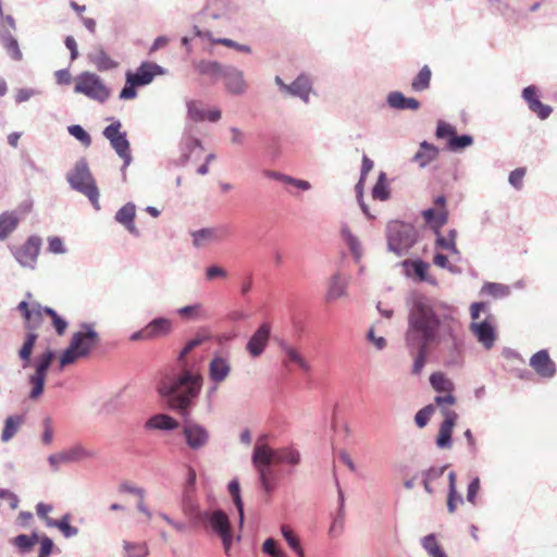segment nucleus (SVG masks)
I'll use <instances>...</instances> for the list:
<instances>
[{"instance_id": "49", "label": "nucleus", "mask_w": 557, "mask_h": 557, "mask_svg": "<svg viewBox=\"0 0 557 557\" xmlns=\"http://www.w3.org/2000/svg\"><path fill=\"white\" fill-rule=\"evenodd\" d=\"M278 457L283 463L290 466H297L301 459L300 453L294 447H282Z\"/></svg>"}, {"instance_id": "57", "label": "nucleus", "mask_w": 557, "mask_h": 557, "mask_svg": "<svg viewBox=\"0 0 557 557\" xmlns=\"http://www.w3.org/2000/svg\"><path fill=\"white\" fill-rule=\"evenodd\" d=\"M256 470L258 472L262 490L267 493H271L275 487L273 481L270 479L271 470H267L264 468H256Z\"/></svg>"}, {"instance_id": "37", "label": "nucleus", "mask_w": 557, "mask_h": 557, "mask_svg": "<svg viewBox=\"0 0 557 557\" xmlns=\"http://www.w3.org/2000/svg\"><path fill=\"white\" fill-rule=\"evenodd\" d=\"M177 315L184 321H198L206 317L203 306L200 302L187 305L176 310Z\"/></svg>"}, {"instance_id": "2", "label": "nucleus", "mask_w": 557, "mask_h": 557, "mask_svg": "<svg viewBox=\"0 0 557 557\" xmlns=\"http://www.w3.org/2000/svg\"><path fill=\"white\" fill-rule=\"evenodd\" d=\"M202 384L203 376L200 371L185 368L175 375L164 377L157 389L172 407L185 411L200 394Z\"/></svg>"}, {"instance_id": "55", "label": "nucleus", "mask_w": 557, "mask_h": 557, "mask_svg": "<svg viewBox=\"0 0 557 557\" xmlns=\"http://www.w3.org/2000/svg\"><path fill=\"white\" fill-rule=\"evenodd\" d=\"M209 386L206 389L203 400L206 403L207 411L212 412L214 409V399L219 391L221 383L209 382Z\"/></svg>"}, {"instance_id": "6", "label": "nucleus", "mask_w": 557, "mask_h": 557, "mask_svg": "<svg viewBox=\"0 0 557 557\" xmlns=\"http://www.w3.org/2000/svg\"><path fill=\"white\" fill-rule=\"evenodd\" d=\"M67 182L74 190L85 195L97 210L100 208L99 190L85 160L76 162L74 169L67 173Z\"/></svg>"}, {"instance_id": "31", "label": "nucleus", "mask_w": 557, "mask_h": 557, "mask_svg": "<svg viewBox=\"0 0 557 557\" xmlns=\"http://www.w3.org/2000/svg\"><path fill=\"white\" fill-rule=\"evenodd\" d=\"M280 347L282 351L285 354L287 362L296 364L304 372H309L311 370L309 361L293 345L286 342H282L280 344Z\"/></svg>"}, {"instance_id": "13", "label": "nucleus", "mask_w": 557, "mask_h": 557, "mask_svg": "<svg viewBox=\"0 0 557 557\" xmlns=\"http://www.w3.org/2000/svg\"><path fill=\"white\" fill-rule=\"evenodd\" d=\"M233 372L232 357L228 352L214 351L208 361L209 382L223 384Z\"/></svg>"}, {"instance_id": "27", "label": "nucleus", "mask_w": 557, "mask_h": 557, "mask_svg": "<svg viewBox=\"0 0 557 557\" xmlns=\"http://www.w3.org/2000/svg\"><path fill=\"white\" fill-rule=\"evenodd\" d=\"M178 426V421L165 413L153 414L144 424L147 431H173Z\"/></svg>"}, {"instance_id": "33", "label": "nucleus", "mask_w": 557, "mask_h": 557, "mask_svg": "<svg viewBox=\"0 0 557 557\" xmlns=\"http://www.w3.org/2000/svg\"><path fill=\"white\" fill-rule=\"evenodd\" d=\"M225 65L226 64L212 60H200L194 63V66L199 74L209 76L213 79L222 77Z\"/></svg>"}, {"instance_id": "15", "label": "nucleus", "mask_w": 557, "mask_h": 557, "mask_svg": "<svg viewBox=\"0 0 557 557\" xmlns=\"http://www.w3.org/2000/svg\"><path fill=\"white\" fill-rule=\"evenodd\" d=\"M225 91L233 97L244 96L249 89V83L244 71L235 65L226 64L222 74Z\"/></svg>"}, {"instance_id": "23", "label": "nucleus", "mask_w": 557, "mask_h": 557, "mask_svg": "<svg viewBox=\"0 0 557 557\" xmlns=\"http://www.w3.org/2000/svg\"><path fill=\"white\" fill-rule=\"evenodd\" d=\"M522 98L528 103L529 109L541 120L547 119L552 113V108L539 100V89L530 85L522 90Z\"/></svg>"}, {"instance_id": "62", "label": "nucleus", "mask_w": 557, "mask_h": 557, "mask_svg": "<svg viewBox=\"0 0 557 557\" xmlns=\"http://www.w3.org/2000/svg\"><path fill=\"white\" fill-rule=\"evenodd\" d=\"M58 529L63 533L65 537H73L78 534V529L70 524V517L65 515L60 519Z\"/></svg>"}, {"instance_id": "36", "label": "nucleus", "mask_w": 557, "mask_h": 557, "mask_svg": "<svg viewBox=\"0 0 557 557\" xmlns=\"http://www.w3.org/2000/svg\"><path fill=\"white\" fill-rule=\"evenodd\" d=\"M24 423V418L18 414L10 416L4 420V426L1 433L3 443L10 442L20 431Z\"/></svg>"}, {"instance_id": "59", "label": "nucleus", "mask_w": 557, "mask_h": 557, "mask_svg": "<svg viewBox=\"0 0 557 557\" xmlns=\"http://www.w3.org/2000/svg\"><path fill=\"white\" fill-rule=\"evenodd\" d=\"M282 184L294 186L302 191H308L309 189H311L310 182L306 180L296 178L287 174L284 175Z\"/></svg>"}, {"instance_id": "39", "label": "nucleus", "mask_w": 557, "mask_h": 557, "mask_svg": "<svg viewBox=\"0 0 557 557\" xmlns=\"http://www.w3.org/2000/svg\"><path fill=\"white\" fill-rule=\"evenodd\" d=\"M1 41L8 52V54L15 61H20L23 58V53L20 49L17 40L10 33L1 34Z\"/></svg>"}, {"instance_id": "48", "label": "nucleus", "mask_w": 557, "mask_h": 557, "mask_svg": "<svg viewBox=\"0 0 557 557\" xmlns=\"http://www.w3.org/2000/svg\"><path fill=\"white\" fill-rule=\"evenodd\" d=\"M38 542L37 533H33L32 535L21 534L14 537V545L22 552H28L36 543Z\"/></svg>"}, {"instance_id": "45", "label": "nucleus", "mask_w": 557, "mask_h": 557, "mask_svg": "<svg viewBox=\"0 0 557 557\" xmlns=\"http://www.w3.org/2000/svg\"><path fill=\"white\" fill-rule=\"evenodd\" d=\"M372 197L381 201H385L389 198V189L384 172H381L379 175L377 182L372 189Z\"/></svg>"}, {"instance_id": "34", "label": "nucleus", "mask_w": 557, "mask_h": 557, "mask_svg": "<svg viewBox=\"0 0 557 557\" xmlns=\"http://www.w3.org/2000/svg\"><path fill=\"white\" fill-rule=\"evenodd\" d=\"M341 233H342V236L354 257L355 262L360 263L361 259L363 257V247H362L361 242L359 240V238L357 236H355L351 233V231L346 225H344L342 227Z\"/></svg>"}, {"instance_id": "25", "label": "nucleus", "mask_w": 557, "mask_h": 557, "mask_svg": "<svg viewBox=\"0 0 557 557\" xmlns=\"http://www.w3.org/2000/svg\"><path fill=\"white\" fill-rule=\"evenodd\" d=\"M135 216H136V206L133 202H127L122 208L117 210L115 213V221L123 225L128 233L138 237L139 230L135 225Z\"/></svg>"}, {"instance_id": "18", "label": "nucleus", "mask_w": 557, "mask_h": 557, "mask_svg": "<svg viewBox=\"0 0 557 557\" xmlns=\"http://www.w3.org/2000/svg\"><path fill=\"white\" fill-rule=\"evenodd\" d=\"M404 274L414 282H425L432 286H437V280L429 273L430 263L421 259H407L401 263Z\"/></svg>"}, {"instance_id": "64", "label": "nucleus", "mask_w": 557, "mask_h": 557, "mask_svg": "<svg viewBox=\"0 0 557 557\" xmlns=\"http://www.w3.org/2000/svg\"><path fill=\"white\" fill-rule=\"evenodd\" d=\"M281 534L292 549L298 548V545H300V540L287 525L281 527Z\"/></svg>"}, {"instance_id": "47", "label": "nucleus", "mask_w": 557, "mask_h": 557, "mask_svg": "<svg viewBox=\"0 0 557 557\" xmlns=\"http://www.w3.org/2000/svg\"><path fill=\"white\" fill-rule=\"evenodd\" d=\"M261 550L270 557H288V555L278 546L277 541L273 537H269L262 543Z\"/></svg>"}, {"instance_id": "7", "label": "nucleus", "mask_w": 557, "mask_h": 557, "mask_svg": "<svg viewBox=\"0 0 557 557\" xmlns=\"http://www.w3.org/2000/svg\"><path fill=\"white\" fill-rule=\"evenodd\" d=\"M388 250L400 257L406 255L417 239V232L411 224L392 221L387 225Z\"/></svg>"}, {"instance_id": "61", "label": "nucleus", "mask_w": 557, "mask_h": 557, "mask_svg": "<svg viewBox=\"0 0 557 557\" xmlns=\"http://www.w3.org/2000/svg\"><path fill=\"white\" fill-rule=\"evenodd\" d=\"M456 134V127L444 122V121H438L437 122V127H436V132H435V135L437 138H450L453 136H455Z\"/></svg>"}, {"instance_id": "41", "label": "nucleus", "mask_w": 557, "mask_h": 557, "mask_svg": "<svg viewBox=\"0 0 557 557\" xmlns=\"http://www.w3.org/2000/svg\"><path fill=\"white\" fill-rule=\"evenodd\" d=\"M37 339V334L35 333H27L26 338L18 351L20 358L24 361L23 368H27L30 362V356L35 346Z\"/></svg>"}, {"instance_id": "38", "label": "nucleus", "mask_w": 557, "mask_h": 557, "mask_svg": "<svg viewBox=\"0 0 557 557\" xmlns=\"http://www.w3.org/2000/svg\"><path fill=\"white\" fill-rule=\"evenodd\" d=\"M423 218L438 232V228L447 222V211L446 209H426L423 211Z\"/></svg>"}, {"instance_id": "51", "label": "nucleus", "mask_w": 557, "mask_h": 557, "mask_svg": "<svg viewBox=\"0 0 557 557\" xmlns=\"http://www.w3.org/2000/svg\"><path fill=\"white\" fill-rule=\"evenodd\" d=\"M47 243V250L52 255H65L67 252L64 240L59 236H49Z\"/></svg>"}, {"instance_id": "54", "label": "nucleus", "mask_w": 557, "mask_h": 557, "mask_svg": "<svg viewBox=\"0 0 557 557\" xmlns=\"http://www.w3.org/2000/svg\"><path fill=\"white\" fill-rule=\"evenodd\" d=\"M45 312L51 318L52 325L55 329L57 333L59 335H63L67 327V322L63 318H61L52 308L46 307Z\"/></svg>"}, {"instance_id": "22", "label": "nucleus", "mask_w": 557, "mask_h": 557, "mask_svg": "<svg viewBox=\"0 0 557 557\" xmlns=\"http://www.w3.org/2000/svg\"><path fill=\"white\" fill-rule=\"evenodd\" d=\"M530 367L543 379H552L556 373V364L546 349L539 350L530 358Z\"/></svg>"}, {"instance_id": "12", "label": "nucleus", "mask_w": 557, "mask_h": 557, "mask_svg": "<svg viewBox=\"0 0 557 557\" xmlns=\"http://www.w3.org/2000/svg\"><path fill=\"white\" fill-rule=\"evenodd\" d=\"M121 127L122 123L116 120L108 125L102 134L110 141L116 154L124 161L122 169V171H124L132 162V154L126 133L121 132Z\"/></svg>"}, {"instance_id": "5", "label": "nucleus", "mask_w": 557, "mask_h": 557, "mask_svg": "<svg viewBox=\"0 0 557 557\" xmlns=\"http://www.w3.org/2000/svg\"><path fill=\"white\" fill-rule=\"evenodd\" d=\"M165 70L153 62H143L135 72L125 73V86L122 88L119 98L121 100H132L137 97V87L151 84L156 76L164 75Z\"/></svg>"}, {"instance_id": "35", "label": "nucleus", "mask_w": 557, "mask_h": 557, "mask_svg": "<svg viewBox=\"0 0 557 557\" xmlns=\"http://www.w3.org/2000/svg\"><path fill=\"white\" fill-rule=\"evenodd\" d=\"M420 545L428 555V557H448L446 552L440 545L437 537L434 533H430L420 539Z\"/></svg>"}, {"instance_id": "16", "label": "nucleus", "mask_w": 557, "mask_h": 557, "mask_svg": "<svg viewBox=\"0 0 557 557\" xmlns=\"http://www.w3.org/2000/svg\"><path fill=\"white\" fill-rule=\"evenodd\" d=\"M265 435L261 436L253 447L251 461L255 468L271 470L273 463H283L280 459L281 448L274 449L263 443Z\"/></svg>"}, {"instance_id": "58", "label": "nucleus", "mask_w": 557, "mask_h": 557, "mask_svg": "<svg viewBox=\"0 0 557 557\" xmlns=\"http://www.w3.org/2000/svg\"><path fill=\"white\" fill-rule=\"evenodd\" d=\"M67 129L69 133L77 140H79L84 146H89L91 144L89 134L81 125H71Z\"/></svg>"}, {"instance_id": "63", "label": "nucleus", "mask_w": 557, "mask_h": 557, "mask_svg": "<svg viewBox=\"0 0 557 557\" xmlns=\"http://www.w3.org/2000/svg\"><path fill=\"white\" fill-rule=\"evenodd\" d=\"M205 337L197 335L196 337L189 339L184 348L181 350L178 355V360H183L191 350H194L196 347L200 346L205 342Z\"/></svg>"}, {"instance_id": "28", "label": "nucleus", "mask_w": 557, "mask_h": 557, "mask_svg": "<svg viewBox=\"0 0 557 557\" xmlns=\"http://www.w3.org/2000/svg\"><path fill=\"white\" fill-rule=\"evenodd\" d=\"M147 332L150 339L166 336L173 331V321L165 317L152 319L147 325Z\"/></svg>"}, {"instance_id": "50", "label": "nucleus", "mask_w": 557, "mask_h": 557, "mask_svg": "<svg viewBox=\"0 0 557 557\" xmlns=\"http://www.w3.org/2000/svg\"><path fill=\"white\" fill-rule=\"evenodd\" d=\"M187 116L194 122H202L206 120V110L197 101L187 102Z\"/></svg>"}, {"instance_id": "29", "label": "nucleus", "mask_w": 557, "mask_h": 557, "mask_svg": "<svg viewBox=\"0 0 557 557\" xmlns=\"http://www.w3.org/2000/svg\"><path fill=\"white\" fill-rule=\"evenodd\" d=\"M190 236L193 238V246L200 249L211 243L218 242L220 239V232L215 227H205L193 231Z\"/></svg>"}, {"instance_id": "4", "label": "nucleus", "mask_w": 557, "mask_h": 557, "mask_svg": "<svg viewBox=\"0 0 557 557\" xmlns=\"http://www.w3.org/2000/svg\"><path fill=\"white\" fill-rule=\"evenodd\" d=\"M98 342L99 335L92 324L83 323L81 330L73 334L69 347L60 357L61 367L74 363L77 359L88 356Z\"/></svg>"}, {"instance_id": "43", "label": "nucleus", "mask_w": 557, "mask_h": 557, "mask_svg": "<svg viewBox=\"0 0 557 557\" xmlns=\"http://www.w3.org/2000/svg\"><path fill=\"white\" fill-rule=\"evenodd\" d=\"M511 287L502 283H485L481 292L493 298H505L510 295Z\"/></svg>"}, {"instance_id": "52", "label": "nucleus", "mask_w": 557, "mask_h": 557, "mask_svg": "<svg viewBox=\"0 0 557 557\" xmlns=\"http://www.w3.org/2000/svg\"><path fill=\"white\" fill-rule=\"evenodd\" d=\"M435 412V405L431 404L420 409L414 416V422L419 428H424Z\"/></svg>"}, {"instance_id": "60", "label": "nucleus", "mask_w": 557, "mask_h": 557, "mask_svg": "<svg viewBox=\"0 0 557 557\" xmlns=\"http://www.w3.org/2000/svg\"><path fill=\"white\" fill-rule=\"evenodd\" d=\"M344 512H337V516L333 519V522L329 529V534L332 537L339 536L344 531Z\"/></svg>"}, {"instance_id": "32", "label": "nucleus", "mask_w": 557, "mask_h": 557, "mask_svg": "<svg viewBox=\"0 0 557 557\" xmlns=\"http://www.w3.org/2000/svg\"><path fill=\"white\" fill-rule=\"evenodd\" d=\"M20 216L14 211H4L0 214V240H5L18 226Z\"/></svg>"}, {"instance_id": "17", "label": "nucleus", "mask_w": 557, "mask_h": 557, "mask_svg": "<svg viewBox=\"0 0 557 557\" xmlns=\"http://www.w3.org/2000/svg\"><path fill=\"white\" fill-rule=\"evenodd\" d=\"M186 445L193 450L206 447L210 441L209 431L200 423L187 421L182 429Z\"/></svg>"}, {"instance_id": "40", "label": "nucleus", "mask_w": 557, "mask_h": 557, "mask_svg": "<svg viewBox=\"0 0 557 557\" xmlns=\"http://www.w3.org/2000/svg\"><path fill=\"white\" fill-rule=\"evenodd\" d=\"M430 383L438 393H451L454 389V383L441 372L431 374Z\"/></svg>"}, {"instance_id": "1", "label": "nucleus", "mask_w": 557, "mask_h": 557, "mask_svg": "<svg viewBox=\"0 0 557 557\" xmlns=\"http://www.w3.org/2000/svg\"><path fill=\"white\" fill-rule=\"evenodd\" d=\"M456 309L436 299L419 296L413 300L408 315L405 341L408 347L417 349L412 373L418 375L425 366L430 348L449 339L456 346V327L459 322Z\"/></svg>"}, {"instance_id": "9", "label": "nucleus", "mask_w": 557, "mask_h": 557, "mask_svg": "<svg viewBox=\"0 0 557 557\" xmlns=\"http://www.w3.org/2000/svg\"><path fill=\"white\" fill-rule=\"evenodd\" d=\"M41 246L42 238L39 235H30L21 246L13 247L11 252L20 267L34 271L37 268Z\"/></svg>"}, {"instance_id": "56", "label": "nucleus", "mask_w": 557, "mask_h": 557, "mask_svg": "<svg viewBox=\"0 0 557 557\" xmlns=\"http://www.w3.org/2000/svg\"><path fill=\"white\" fill-rule=\"evenodd\" d=\"M436 234H437V238H436V247L437 248L450 251L453 255H456V256L460 255L454 238L444 237L438 232H436Z\"/></svg>"}, {"instance_id": "21", "label": "nucleus", "mask_w": 557, "mask_h": 557, "mask_svg": "<svg viewBox=\"0 0 557 557\" xmlns=\"http://www.w3.org/2000/svg\"><path fill=\"white\" fill-rule=\"evenodd\" d=\"M287 94L300 99L305 104H309L311 101V95H314L312 78L307 74L298 75L290 84H288Z\"/></svg>"}, {"instance_id": "10", "label": "nucleus", "mask_w": 557, "mask_h": 557, "mask_svg": "<svg viewBox=\"0 0 557 557\" xmlns=\"http://www.w3.org/2000/svg\"><path fill=\"white\" fill-rule=\"evenodd\" d=\"M199 518L208 522L212 531L220 536L225 554L230 556L233 534L227 515L222 510H213L201 512Z\"/></svg>"}, {"instance_id": "24", "label": "nucleus", "mask_w": 557, "mask_h": 557, "mask_svg": "<svg viewBox=\"0 0 557 557\" xmlns=\"http://www.w3.org/2000/svg\"><path fill=\"white\" fill-rule=\"evenodd\" d=\"M349 276H345L341 272L334 273L329 281L326 300L334 301L348 296Z\"/></svg>"}, {"instance_id": "14", "label": "nucleus", "mask_w": 557, "mask_h": 557, "mask_svg": "<svg viewBox=\"0 0 557 557\" xmlns=\"http://www.w3.org/2000/svg\"><path fill=\"white\" fill-rule=\"evenodd\" d=\"M95 454L82 444H75L64 450L48 456L47 460L53 471H58L61 466L79 462L84 459L92 458Z\"/></svg>"}, {"instance_id": "53", "label": "nucleus", "mask_w": 557, "mask_h": 557, "mask_svg": "<svg viewBox=\"0 0 557 557\" xmlns=\"http://www.w3.org/2000/svg\"><path fill=\"white\" fill-rule=\"evenodd\" d=\"M123 548L127 557H145L148 555V549L145 544L124 542Z\"/></svg>"}, {"instance_id": "26", "label": "nucleus", "mask_w": 557, "mask_h": 557, "mask_svg": "<svg viewBox=\"0 0 557 557\" xmlns=\"http://www.w3.org/2000/svg\"><path fill=\"white\" fill-rule=\"evenodd\" d=\"M440 149L428 141L420 143L419 150L411 158V162L417 163L420 169L426 168L437 159Z\"/></svg>"}, {"instance_id": "20", "label": "nucleus", "mask_w": 557, "mask_h": 557, "mask_svg": "<svg viewBox=\"0 0 557 557\" xmlns=\"http://www.w3.org/2000/svg\"><path fill=\"white\" fill-rule=\"evenodd\" d=\"M271 334V326L269 323H262L250 336L247 342L246 350L249 356L252 358H257L263 354L265 350Z\"/></svg>"}, {"instance_id": "42", "label": "nucleus", "mask_w": 557, "mask_h": 557, "mask_svg": "<svg viewBox=\"0 0 557 557\" xmlns=\"http://www.w3.org/2000/svg\"><path fill=\"white\" fill-rule=\"evenodd\" d=\"M473 137L471 135H456L448 138L447 149L451 152H459L473 145Z\"/></svg>"}, {"instance_id": "11", "label": "nucleus", "mask_w": 557, "mask_h": 557, "mask_svg": "<svg viewBox=\"0 0 557 557\" xmlns=\"http://www.w3.org/2000/svg\"><path fill=\"white\" fill-rule=\"evenodd\" d=\"M53 358L54 352L48 349L40 356H38V358L35 360V372L28 376V383L32 386V389L28 395L29 399L36 400L42 395L47 373Z\"/></svg>"}, {"instance_id": "44", "label": "nucleus", "mask_w": 557, "mask_h": 557, "mask_svg": "<svg viewBox=\"0 0 557 557\" xmlns=\"http://www.w3.org/2000/svg\"><path fill=\"white\" fill-rule=\"evenodd\" d=\"M432 72L428 65H424L411 83V88L414 91H423L429 88Z\"/></svg>"}, {"instance_id": "3", "label": "nucleus", "mask_w": 557, "mask_h": 557, "mask_svg": "<svg viewBox=\"0 0 557 557\" xmlns=\"http://www.w3.org/2000/svg\"><path fill=\"white\" fill-rule=\"evenodd\" d=\"M470 332L485 349H491L496 341L494 317L486 302H473L470 306Z\"/></svg>"}, {"instance_id": "19", "label": "nucleus", "mask_w": 557, "mask_h": 557, "mask_svg": "<svg viewBox=\"0 0 557 557\" xmlns=\"http://www.w3.org/2000/svg\"><path fill=\"white\" fill-rule=\"evenodd\" d=\"M442 416L444 420L440 425L436 445L438 448L449 449L451 447V433L458 419V414L449 408H443Z\"/></svg>"}, {"instance_id": "46", "label": "nucleus", "mask_w": 557, "mask_h": 557, "mask_svg": "<svg viewBox=\"0 0 557 557\" xmlns=\"http://www.w3.org/2000/svg\"><path fill=\"white\" fill-rule=\"evenodd\" d=\"M92 62L99 71H109L119 66V63L112 60L103 50H100L94 55Z\"/></svg>"}, {"instance_id": "8", "label": "nucleus", "mask_w": 557, "mask_h": 557, "mask_svg": "<svg viewBox=\"0 0 557 557\" xmlns=\"http://www.w3.org/2000/svg\"><path fill=\"white\" fill-rule=\"evenodd\" d=\"M74 92L82 94L91 100L104 102L110 97V89L95 73L83 72L74 78Z\"/></svg>"}, {"instance_id": "30", "label": "nucleus", "mask_w": 557, "mask_h": 557, "mask_svg": "<svg viewBox=\"0 0 557 557\" xmlns=\"http://www.w3.org/2000/svg\"><path fill=\"white\" fill-rule=\"evenodd\" d=\"M387 104L396 110H418L420 102L416 98L405 97L400 91H392L387 95Z\"/></svg>"}]
</instances>
